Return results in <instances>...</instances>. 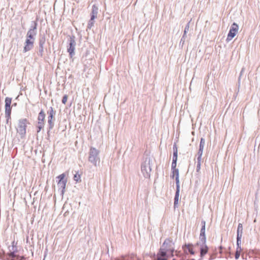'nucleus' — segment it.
Segmentation results:
<instances>
[{
    "instance_id": "obj_12",
    "label": "nucleus",
    "mask_w": 260,
    "mask_h": 260,
    "mask_svg": "<svg viewBox=\"0 0 260 260\" xmlns=\"http://www.w3.org/2000/svg\"><path fill=\"white\" fill-rule=\"evenodd\" d=\"M34 43L35 41L26 39L24 43L23 52L25 53L31 50L34 48Z\"/></svg>"
},
{
    "instance_id": "obj_11",
    "label": "nucleus",
    "mask_w": 260,
    "mask_h": 260,
    "mask_svg": "<svg viewBox=\"0 0 260 260\" xmlns=\"http://www.w3.org/2000/svg\"><path fill=\"white\" fill-rule=\"evenodd\" d=\"M69 41V47L68 48V52L69 53L71 57H72V56L75 54L74 50L76 45L75 37L74 36L70 37Z\"/></svg>"
},
{
    "instance_id": "obj_25",
    "label": "nucleus",
    "mask_w": 260,
    "mask_h": 260,
    "mask_svg": "<svg viewBox=\"0 0 260 260\" xmlns=\"http://www.w3.org/2000/svg\"><path fill=\"white\" fill-rule=\"evenodd\" d=\"M241 238H242L241 237L237 236V246H238L237 248H239V249L240 250H241V248L240 246V245L241 243Z\"/></svg>"
},
{
    "instance_id": "obj_16",
    "label": "nucleus",
    "mask_w": 260,
    "mask_h": 260,
    "mask_svg": "<svg viewBox=\"0 0 260 260\" xmlns=\"http://www.w3.org/2000/svg\"><path fill=\"white\" fill-rule=\"evenodd\" d=\"M173 156L172 161L174 162H177V157H178V155H177L178 150H177V146L176 144H174L173 145Z\"/></svg>"
},
{
    "instance_id": "obj_3",
    "label": "nucleus",
    "mask_w": 260,
    "mask_h": 260,
    "mask_svg": "<svg viewBox=\"0 0 260 260\" xmlns=\"http://www.w3.org/2000/svg\"><path fill=\"white\" fill-rule=\"evenodd\" d=\"M100 151L94 147H91L89 152L88 160L94 166H97L100 162Z\"/></svg>"
},
{
    "instance_id": "obj_26",
    "label": "nucleus",
    "mask_w": 260,
    "mask_h": 260,
    "mask_svg": "<svg viewBox=\"0 0 260 260\" xmlns=\"http://www.w3.org/2000/svg\"><path fill=\"white\" fill-rule=\"evenodd\" d=\"M175 181L176 184V190H180V185H179V177H175Z\"/></svg>"
},
{
    "instance_id": "obj_40",
    "label": "nucleus",
    "mask_w": 260,
    "mask_h": 260,
    "mask_svg": "<svg viewBox=\"0 0 260 260\" xmlns=\"http://www.w3.org/2000/svg\"><path fill=\"white\" fill-rule=\"evenodd\" d=\"M64 207H65V203L63 205L62 209H63L64 208Z\"/></svg>"
},
{
    "instance_id": "obj_43",
    "label": "nucleus",
    "mask_w": 260,
    "mask_h": 260,
    "mask_svg": "<svg viewBox=\"0 0 260 260\" xmlns=\"http://www.w3.org/2000/svg\"><path fill=\"white\" fill-rule=\"evenodd\" d=\"M172 260H175V259H172Z\"/></svg>"
},
{
    "instance_id": "obj_18",
    "label": "nucleus",
    "mask_w": 260,
    "mask_h": 260,
    "mask_svg": "<svg viewBox=\"0 0 260 260\" xmlns=\"http://www.w3.org/2000/svg\"><path fill=\"white\" fill-rule=\"evenodd\" d=\"M179 191L180 190H176L175 192V196L174 198V206L176 208L177 207L178 204L179 197Z\"/></svg>"
},
{
    "instance_id": "obj_5",
    "label": "nucleus",
    "mask_w": 260,
    "mask_h": 260,
    "mask_svg": "<svg viewBox=\"0 0 260 260\" xmlns=\"http://www.w3.org/2000/svg\"><path fill=\"white\" fill-rule=\"evenodd\" d=\"M141 171L145 178H149L151 171L150 158H146L145 161L142 164Z\"/></svg>"
},
{
    "instance_id": "obj_22",
    "label": "nucleus",
    "mask_w": 260,
    "mask_h": 260,
    "mask_svg": "<svg viewBox=\"0 0 260 260\" xmlns=\"http://www.w3.org/2000/svg\"><path fill=\"white\" fill-rule=\"evenodd\" d=\"M192 244H185V247L188 250V252L191 254L193 255V254H194V251L193 250V249L192 248Z\"/></svg>"
},
{
    "instance_id": "obj_6",
    "label": "nucleus",
    "mask_w": 260,
    "mask_h": 260,
    "mask_svg": "<svg viewBox=\"0 0 260 260\" xmlns=\"http://www.w3.org/2000/svg\"><path fill=\"white\" fill-rule=\"evenodd\" d=\"M29 123L26 118L21 119L19 120L17 132L20 135V137L23 138L26 135V128L27 124Z\"/></svg>"
},
{
    "instance_id": "obj_29",
    "label": "nucleus",
    "mask_w": 260,
    "mask_h": 260,
    "mask_svg": "<svg viewBox=\"0 0 260 260\" xmlns=\"http://www.w3.org/2000/svg\"><path fill=\"white\" fill-rule=\"evenodd\" d=\"M173 175L172 177L174 178V176H177L179 177V170L178 169H175L172 170Z\"/></svg>"
},
{
    "instance_id": "obj_31",
    "label": "nucleus",
    "mask_w": 260,
    "mask_h": 260,
    "mask_svg": "<svg viewBox=\"0 0 260 260\" xmlns=\"http://www.w3.org/2000/svg\"><path fill=\"white\" fill-rule=\"evenodd\" d=\"M176 166H177V162H174L172 161V166H171L172 170H173L177 169L176 168Z\"/></svg>"
},
{
    "instance_id": "obj_42",
    "label": "nucleus",
    "mask_w": 260,
    "mask_h": 260,
    "mask_svg": "<svg viewBox=\"0 0 260 260\" xmlns=\"http://www.w3.org/2000/svg\"><path fill=\"white\" fill-rule=\"evenodd\" d=\"M63 216H65V213H64L63 214Z\"/></svg>"
},
{
    "instance_id": "obj_21",
    "label": "nucleus",
    "mask_w": 260,
    "mask_h": 260,
    "mask_svg": "<svg viewBox=\"0 0 260 260\" xmlns=\"http://www.w3.org/2000/svg\"><path fill=\"white\" fill-rule=\"evenodd\" d=\"M44 126V122L38 121V124L36 126L37 132L39 133Z\"/></svg>"
},
{
    "instance_id": "obj_27",
    "label": "nucleus",
    "mask_w": 260,
    "mask_h": 260,
    "mask_svg": "<svg viewBox=\"0 0 260 260\" xmlns=\"http://www.w3.org/2000/svg\"><path fill=\"white\" fill-rule=\"evenodd\" d=\"M80 178H81L80 175L78 173H76L75 174H74V180L75 181L78 182L79 180H80Z\"/></svg>"
},
{
    "instance_id": "obj_34",
    "label": "nucleus",
    "mask_w": 260,
    "mask_h": 260,
    "mask_svg": "<svg viewBox=\"0 0 260 260\" xmlns=\"http://www.w3.org/2000/svg\"><path fill=\"white\" fill-rule=\"evenodd\" d=\"M185 38H186V37L184 35H183V36L181 39L180 42H182V43L183 44L185 42Z\"/></svg>"
},
{
    "instance_id": "obj_10",
    "label": "nucleus",
    "mask_w": 260,
    "mask_h": 260,
    "mask_svg": "<svg viewBox=\"0 0 260 260\" xmlns=\"http://www.w3.org/2000/svg\"><path fill=\"white\" fill-rule=\"evenodd\" d=\"M238 25L236 23L234 22L230 27V29L226 38V41H231L236 35L237 33L238 32Z\"/></svg>"
},
{
    "instance_id": "obj_41",
    "label": "nucleus",
    "mask_w": 260,
    "mask_h": 260,
    "mask_svg": "<svg viewBox=\"0 0 260 260\" xmlns=\"http://www.w3.org/2000/svg\"><path fill=\"white\" fill-rule=\"evenodd\" d=\"M16 103H15V104H14L13 105V106H16Z\"/></svg>"
},
{
    "instance_id": "obj_13",
    "label": "nucleus",
    "mask_w": 260,
    "mask_h": 260,
    "mask_svg": "<svg viewBox=\"0 0 260 260\" xmlns=\"http://www.w3.org/2000/svg\"><path fill=\"white\" fill-rule=\"evenodd\" d=\"M48 123L49 125V129L52 128L53 126V123L52 122V119L53 118V116L55 114V112L53 111V108L51 107H50L48 111Z\"/></svg>"
},
{
    "instance_id": "obj_2",
    "label": "nucleus",
    "mask_w": 260,
    "mask_h": 260,
    "mask_svg": "<svg viewBox=\"0 0 260 260\" xmlns=\"http://www.w3.org/2000/svg\"><path fill=\"white\" fill-rule=\"evenodd\" d=\"M202 228L200 231V241L197 243L199 247L200 256L203 258L208 251V247L206 245V237L205 235L206 221L202 220L201 222Z\"/></svg>"
},
{
    "instance_id": "obj_1",
    "label": "nucleus",
    "mask_w": 260,
    "mask_h": 260,
    "mask_svg": "<svg viewBox=\"0 0 260 260\" xmlns=\"http://www.w3.org/2000/svg\"><path fill=\"white\" fill-rule=\"evenodd\" d=\"M174 243L173 241L170 239H166L157 253V258L155 260H167L169 253L172 256L174 255Z\"/></svg>"
},
{
    "instance_id": "obj_32",
    "label": "nucleus",
    "mask_w": 260,
    "mask_h": 260,
    "mask_svg": "<svg viewBox=\"0 0 260 260\" xmlns=\"http://www.w3.org/2000/svg\"><path fill=\"white\" fill-rule=\"evenodd\" d=\"M201 164L200 162H197V171L199 172L201 168Z\"/></svg>"
},
{
    "instance_id": "obj_15",
    "label": "nucleus",
    "mask_w": 260,
    "mask_h": 260,
    "mask_svg": "<svg viewBox=\"0 0 260 260\" xmlns=\"http://www.w3.org/2000/svg\"><path fill=\"white\" fill-rule=\"evenodd\" d=\"M98 10V7L95 5H93L92 7V11L91 12V18H92V19H94L97 17Z\"/></svg>"
},
{
    "instance_id": "obj_7",
    "label": "nucleus",
    "mask_w": 260,
    "mask_h": 260,
    "mask_svg": "<svg viewBox=\"0 0 260 260\" xmlns=\"http://www.w3.org/2000/svg\"><path fill=\"white\" fill-rule=\"evenodd\" d=\"M65 173H63L61 175L58 176L56 178V182H57V186L60 191V195L61 196L62 199L63 197V194L65 191Z\"/></svg>"
},
{
    "instance_id": "obj_19",
    "label": "nucleus",
    "mask_w": 260,
    "mask_h": 260,
    "mask_svg": "<svg viewBox=\"0 0 260 260\" xmlns=\"http://www.w3.org/2000/svg\"><path fill=\"white\" fill-rule=\"evenodd\" d=\"M242 233H243V225L242 223H239L238 228H237V236L241 237L242 236Z\"/></svg>"
},
{
    "instance_id": "obj_36",
    "label": "nucleus",
    "mask_w": 260,
    "mask_h": 260,
    "mask_svg": "<svg viewBox=\"0 0 260 260\" xmlns=\"http://www.w3.org/2000/svg\"><path fill=\"white\" fill-rule=\"evenodd\" d=\"M61 101L63 104H65V94L63 95Z\"/></svg>"
},
{
    "instance_id": "obj_39",
    "label": "nucleus",
    "mask_w": 260,
    "mask_h": 260,
    "mask_svg": "<svg viewBox=\"0 0 260 260\" xmlns=\"http://www.w3.org/2000/svg\"><path fill=\"white\" fill-rule=\"evenodd\" d=\"M63 9L64 10L65 9V0H63Z\"/></svg>"
},
{
    "instance_id": "obj_38",
    "label": "nucleus",
    "mask_w": 260,
    "mask_h": 260,
    "mask_svg": "<svg viewBox=\"0 0 260 260\" xmlns=\"http://www.w3.org/2000/svg\"><path fill=\"white\" fill-rule=\"evenodd\" d=\"M244 70H245V69L244 68H243L240 72V77L242 76L243 73L244 72Z\"/></svg>"
},
{
    "instance_id": "obj_23",
    "label": "nucleus",
    "mask_w": 260,
    "mask_h": 260,
    "mask_svg": "<svg viewBox=\"0 0 260 260\" xmlns=\"http://www.w3.org/2000/svg\"><path fill=\"white\" fill-rule=\"evenodd\" d=\"M94 24V19H92V18H90V19L89 20L87 24V28L91 29V27L93 26Z\"/></svg>"
},
{
    "instance_id": "obj_30",
    "label": "nucleus",
    "mask_w": 260,
    "mask_h": 260,
    "mask_svg": "<svg viewBox=\"0 0 260 260\" xmlns=\"http://www.w3.org/2000/svg\"><path fill=\"white\" fill-rule=\"evenodd\" d=\"M241 250H240L239 249V248H237V250H236V253H235V258L236 259H238L239 258L240 255Z\"/></svg>"
},
{
    "instance_id": "obj_28",
    "label": "nucleus",
    "mask_w": 260,
    "mask_h": 260,
    "mask_svg": "<svg viewBox=\"0 0 260 260\" xmlns=\"http://www.w3.org/2000/svg\"><path fill=\"white\" fill-rule=\"evenodd\" d=\"M189 23H190V22H189L186 24V25L185 26V28H184L183 35H184L185 37H186V35L187 32L188 31V30H189Z\"/></svg>"
},
{
    "instance_id": "obj_17",
    "label": "nucleus",
    "mask_w": 260,
    "mask_h": 260,
    "mask_svg": "<svg viewBox=\"0 0 260 260\" xmlns=\"http://www.w3.org/2000/svg\"><path fill=\"white\" fill-rule=\"evenodd\" d=\"M45 116L46 115L45 114V112H44L43 110L42 109L39 113L38 116V121L44 122Z\"/></svg>"
},
{
    "instance_id": "obj_14",
    "label": "nucleus",
    "mask_w": 260,
    "mask_h": 260,
    "mask_svg": "<svg viewBox=\"0 0 260 260\" xmlns=\"http://www.w3.org/2000/svg\"><path fill=\"white\" fill-rule=\"evenodd\" d=\"M115 260H139L134 254L122 256L121 258H115Z\"/></svg>"
},
{
    "instance_id": "obj_4",
    "label": "nucleus",
    "mask_w": 260,
    "mask_h": 260,
    "mask_svg": "<svg viewBox=\"0 0 260 260\" xmlns=\"http://www.w3.org/2000/svg\"><path fill=\"white\" fill-rule=\"evenodd\" d=\"M37 22L36 21H32L31 23V25L29 29L27 32L26 36V39H29L32 41H35L36 37L37 34Z\"/></svg>"
},
{
    "instance_id": "obj_37",
    "label": "nucleus",
    "mask_w": 260,
    "mask_h": 260,
    "mask_svg": "<svg viewBox=\"0 0 260 260\" xmlns=\"http://www.w3.org/2000/svg\"><path fill=\"white\" fill-rule=\"evenodd\" d=\"M10 256H12V257L14 256H15V251H13V252H11Z\"/></svg>"
},
{
    "instance_id": "obj_20",
    "label": "nucleus",
    "mask_w": 260,
    "mask_h": 260,
    "mask_svg": "<svg viewBox=\"0 0 260 260\" xmlns=\"http://www.w3.org/2000/svg\"><path fill=\"white\" fill-rule=\"evenodd\" d=\"M44 126V122L38 121V124L36 126L37 132L39 133Z\"/></svg>"
},
{
    "instance_id": "obj_35",
    "label": "nucleus",
    "mask_w": 260,
    "mask_h": 260,
    "mask_svg": "<svg viewBox=\"0 0 260 260\" xmlns=\"http://www.w3.org/2000/svg\"><path fill=\"white\" fill-rule=\"evenodd\" d=\"M201 160H202V156L198 155L197 158V162H200L201 163Z\"/></svg>"
},
{
    "instance_id": "obj_33",
    "label": "nucleus",
    "mask_w": 260,
    "mask_h": 260,
    "mask_svg": "<svg viewBox=\"0 0 260 260\" xmlns=\"http://www.w3.org/2000/svg\"><path fill=\"white\" fill-rule=\"evenodd\" d=\"M203 152V149H199L198 152V155L202 156Z\"/></svg>"
},
{
    "instance_id": "obj_9",
    "label": "nucleus",
    "mask_w": 260,
    "mask_h": 260,
    "mask_svg": "<svg viewBox=\"0 0 260 260\" xmlns=\"http://www.w3.org/2000/svg\"><path fill=\"white\" fill-rule=\"evenodd\" d=\"M12 102V99L9 97H6L5 98V115L6 117L7 118V123L8 122L9 119L10 118L11 113V104Z\"/></svg>"
},
{
    "instance_id": "obj_8",
    "label": "nucleus",
    "mask_w": 260,
    "mask_h": 260,
    "mask_svg": "<svg viewBox=\"0 0 260 260\" xmlns=\"http://www.w3.org/2000/svg\"><path fill=\"white\" fill-rule=\"evenodd\" d=\"M46 42V38L45 35H41L39 38V45L38 48V55L41 57H43L44 51V45Z\"/></svg>"
},
{
    "instance_id": "obj_24",
    "label": "nucleus",
    "mask_w": 260,
    "mask_h": 260,
    "mask_svg": "<svg viewBox=\"0 0 260 260\" xmlns=\"http://www.w3.org/2000/svg\"><path fill=\"white\" fill-rule=\"evenodd\" d=\"M205 144V139L203 138L201 139L199 148L204 150V146Z\"/></svg>"
}]
</instances>
